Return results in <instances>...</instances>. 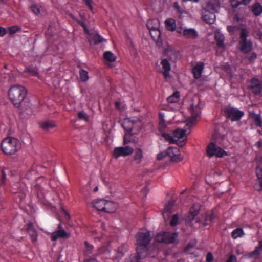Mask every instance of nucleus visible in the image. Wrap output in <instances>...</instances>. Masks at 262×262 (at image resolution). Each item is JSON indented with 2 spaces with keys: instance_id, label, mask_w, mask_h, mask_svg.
Returning a JSON list of instances; mask_svg holds the SVG:
<instances>
[{
  "instance_id": "7",
  "label": "nucleus",
  "mask_w": 262,
  "mask_h": 262,
  "mask_svg": "<svg viewBox=\"0 0 262 262\" xmlns=\"http://www.w3.org/2000/svg\"><path fill=\"white\" fill-rule=\"evenodd\" d=\"M178 237V234L177 232H163L157 235L156 240L160 243L172 244L174 243Z\"/></svg>"
},
{
  "instance_id": "23",
  "label": "nucleus",
  "mask_w": 262,
  "mask_h": 262,
  "mask_svg": "<svg viewBox=\"0 0 262 262\" xmlns=\"http://www.w3.org/2000/svg\"><path fill=\"white\" fill-rule=\"evenodd\" d=\"M166 54L169 60L172 62H176L179 59L180 56L179 52L173 49L167 50Z\"/></svg>"
},
{
  "instance_id": "51",
  "label": "nucleus",
  "mask_w": 262,
  "mask_h": 262,
  "mask_svg": "<svg viewBox=\"0 0 262 262\" xmlns=\"http://www.w3.org/2000/svg\"><path fill=\"white\" fill-rule=\"evenodd\" d=\"M179 217L178 214H174L172 216L171 220L170 222V224L171 226H175L178 223Z\"/></svg>"
},
{
  "instance_id": "43",
  "label": "nucleus",
  "mask_w": 262,
  "mask_h": 262,
  "mask_svg": "<svg viewBox=\"0 0 262 262\" xmlns=\"http://www.w3.org/2000/svg\"><path fill=\"white\" fill-rule=\"evenodd\" d=\"M77 118L80 120H83L85 122H88L89 120V117L86 113L83 111H79L77 113Z\"/></svg>"
},
{
  "instance_id": "13",
  "label": "nucleus",
  "mask_w": 262,
  "mask_h": 262,
  "mask_svg": "<svg viewBox=\"0 0 262 262\" xmlns=\"http://www.w3.org/2000/svg\"><path fill=\"white\" fill-rule=\"evenodd\" d=\"M166 154L173 161L178 162L182 160V158L180 154V151L177 147H169L166 150Z\"/></svg>"
},
{
  "instance_id": "19",
  "label": "nucleus",
  "mask_w": 262,
  "mask_h": 262,
  "mask_svg": "<svg viewBox=\"0 0 262 262\" xmlns=\"http://www.w3.org/2000/svg\"><path fill=\"white\" fill-rule=\"evenodd\" d=\"M26 226L27 231L30 236L32 241L36 242L37 239V234L33 224L30 222L27 224Z\"/></svg>"
},
{
  "instance_id": "4",
  "label": "nucleus",
  "mask_w": 262,
  "mask_h": 262,
  "mask_svg": "<svg viewBox=\"0 0 262 262\" xmlns=\"http://www.w3.org/2000/svg\"><path fill=\"white\" fill-rule=\"evenodd\" d=\"M1 146L5 154L13 155L20 149L21 143L17 139L9 137L2 141Z\"/></svg>"
},
{
  "instance_id": "57",
  "label": "nucleus",
  "mask_w": 262,
  "mask_h": 262,
  "mask_svg": "<svg viewBox=\"0 0 262 262\" xmlns=\"http://www.w3.org/2000/svg\"><path fill=\"white\" fill-rule=\"evenodd\" d=\"M213 259V256L211 253L208 252L206 255V261L212 262Z\"/></svg>"
},
{
  "instance_id": "58",
  "label": "nucleus",
  "mask_w": 262,
  "mask_h": 262,
  "mask_svg": "<svg viewBox=\"0 0 262 262\" xmlns=\"http://www.w3.org/2000/svg\"><path fill=\"white\" fill-rule=\"evenodd\" d=\"M227 262H237V258L234 255H231L227 260Z\"/></svg>"
},
{
  "instance_id": "35",
  "label": "nucleus",
  "mask_w": 262,
  "mask_h": 262,
  "mask_svg": "<svg viewBox=\"0 0 262 262\" xmlns=\"http://www.w3.org/2000/svg\"><path fill=\"white\" fill-rule=\"evenodd\" d=\"M143 152L140 148H138L135 150L134 155V161L137 164H139L143 158Z\"/></svg>"
},
{
  "instance_id": "39",
  "label": "nucleus",
  "mask_w": 262,
  "mask_h": 262,
  "mask_svg": "<svg viewBox=\"0 0 262 262\" xmlns=\"http://www.w3.org/2000/svg\"><path fill=\"white\" fill-rule=\"evenodd\" d=\"M79 76L81 81L82 82H86L89 79L88 72L82 68L79 70Z\"/></svg>"
},
{
  "instance_id": "20",
  "label": "nucleus",
  "mask_w": 262,
  "mask_h": 262,
  "mask_svg": "<svg viewBox=\"0 0 262 262\" xmlns=\"http://www.w3.org/2000/svg\"><path fill=\"white\" fill-rule=\"evenodd\" d=\"M70 235L63 229H59L52 233L51 238L52 241H55L59 238H69Z\"/></svg>"
},
{
  "instance_id": "9",
  "label": "nucleus",
  "mask_w": 262,
  "mask_h": 262,
  "mask_svg": "<svg viewBox=\"0 0 262 262\" xmlns=\"http://www.w3.org/2000/svg\"><path fill=\"white\" fill-rule=\"evenodd\" d=\"M133 152V148L129 146L115 147L113 151L115 158L118 159L120 157H126L131 155Z\"/></svg>"
},
{
  "instance_id": "47",
  "label": "nucleus",
  "mask_w": 262,
  "mask_h": 262,
  "mask_svg": "<svg viewBox=\"0 0 262 262\" xmlns=\"http://www.w3.org/2000/svg\"><path fill=\"white\" fill-rule=\"evenodd\" d=\"M174 204V201L172 200L168 201V202L165 206L164 211L170 213L172 209Z\"/></svg>"
},
{
  "instance_id": "44",
  "label": "nucleus",
  "mask_w": 262,
  "mask_h": 262,
  "mask_svg": "<svg viewBox=\"0 0 262 262\" xmlns=\"http://www.w3.org/2000/svg\"><path fill=\"white\" fill-rule=\"evenodd\" d=\"M161 64L164 71H170L171 66L167 59H162Z\"/></svg>"
},
{
  "instance_id": "2",
  "label": "nucleus",
  "mask_w": 262,
  "mask_h": 262,
  "mask_svg": "<svg viewBox=\"0 0 262 262\" xmlns=\"http://www.w3.org/2000/svg\"><path fill=\"white\" fill-rule=\"evenodd\" d=\"M122 126L125 131L123 143L126 145L131 141V136L138 134L142 127L141 121L137 118H127L124 119Z\"/></svg>"
},
{
  "instance_id": "56",
  "label": "nucleus",
  "mask_w": 262,
  "mask_h": 262,
  "mask_svg": "<svg viewBox=\"0 0 262 262\" xmlns=\"http://www.w3.org/2000/svg\"><path fill=\"white\" fill-rule=\"evenodd\" d=\"M77 23L82 27L84 31H86L87 27L84 22L82 20H76Z\"/></svg>"
},
{
  "instance_id": "49",
  "label": "nucleus",
  "mask_w": 262,
  "mask_h": 262,
  "mask_svg": "<svg viewBox=\"0 0 262 262\" xmlns=\"http://www.w3.org/2000/svg\"><path fill=\"white\" fill-rule=\"evenodd\" d=\"M160 120L159 123V129L161 132L164 130L166 128V124L164 122V120L163 119V117L162 116L161 114L160 113Z\"/></svg>"
},
{
  "instance_id": "12",
  "label": "nucleus",
  "mask_w": 262,
  "mask_h": 262,
  "mask_svg": "<svg viewBox=\"0 0 262 262\" xmlns=\"http://www.w3.org/2000/svg\"><path fill=\"white\" fill-rule=\"evenodd\" d=\"M249 89L255 95H260L262 92V82L256 77H252L250 80Z\"/></svg>"
},
{
  "instance_id": "32",
  "label": "nucleus",
  "mask_w": 262,
  "mask_h": 262,
  "mask_svg": "<svg viewBox=\"0 0 262 262\" xmlns=\"http://www.w3.org/2000/svg\"><path fill=\"white\" fill-rule=\"evenodd\" d=\"M180 96V92L176 91L171 96L167 97V101L168 103H177L179 101Z\"/></svg>"
},
{
  "instance_id": "46",
  "label": "nucleus",
  "mask_w": 262,
  "mask_h": 262,
  "mask_svg": "<svg viewBox=\"0 0 262 262\" xmlns=\"http://www.w3.org/2000/svg\"><path fill=\"white\" fill-rule=\"evenodd\" d=\"M41 7L37 5H32L30 7L32 12L36 15H38L40 13Z\"/></svg>"
},
{
  "instance_id": "50",
  "label": "nucleus",
  "mask_w": 262,
  "mask_h": 262,
  "mask_svg": "<svg viewBox=\"0 0 262 262\" xmlns=\"http://www.w3.org/2000/svg\"><path fill=\"white\" fill-rule=\"evenodd\" d=\"M19 29L20 28L18 26H13L9 27L8 31L10 35H12L18 31Z\"/></svg>"
},
{
  "instance_id": "14",
  "label": "nucleus",
  "mask_w": 262,
  "mask_h": 262,
  "mask_svg": "<svg viewBox=\"0 0 262 262\" xmlns=\"http://www.w3.org/2000/svg\"><path fill=\"white\" fill-rule=\"evenodd\" d=\"M84 245L85 246L84 250V254L85 255L90 256V255H92V256H96L101 254L100 250L96 252L93 245L90 244L88 241H85Z\"/></svg>"
},
{
  "instance_id": "18",
  "label": "nucleus",
  "mask_w": 262,
  "mask_h": 262,
  "mask_svg": "<svg viewBox=\"0 0 262 262\" xmlns=\"http://www.w3.org/2000/svg\"><path fill=\"white\" fill-rule=\"evenodd\" d=\"M39 126L44 131L51 132L56 127V124L53 121L48 120L40 122Z\"/></svg>"
},
{
  "instance_id": "60",
  "label": "nucleus",
  "mask_w": 262,
  "mask_h": 262,
  "mask_svg": "<svg viewBox=\"0 0 262 262\" xmlns=\"http://www.w3.org/2000/svg\"><path fill=\"white\" fill-rule=\"evenodd\" d=\"M6 33V29L4 27H0V37H3Z\"/></svg>"
},
{
  "instance_id": "42",
  "label": "nucleus",
  "mask_w": 262,
  "mask_h": 262,
  "mask_svg": "<svg viewBox=\"0 0 262 262\" xmlns=\"http://www.w3.org/2000/svg\"><path fill=\"white\" fill-rule=\"evenodd\" d=\"M92 40L95 45L106 41L105 39L98 34H95L92 36Z\"/></svg>"
},
{
  "instance_id": "11",
  "label": "nucleus",
  "mask_w": 262,
  "mask_h": 262,
  "mask_svg": "<svg viewBox=\"0 0 262 262\" xmlns=\"http://www.w3.org/2000/svg\"><path fill=\"white\" fill-rule=\"evenodd\" d=\"M190 111L191 113V117L188 120L187 126L188 127H192L197 121V119L200 115V110L197 105L193 103L190 105Z\"/></svg>"
},
{
  "instance_id": "52",
  "label": "nucleus",
  "mask_w": 262,
  "mask_h": 262,
  "mask_svg": "<svg viewBox=\"0 0 262 262\" xmlns=\"http://www.w3.org/2000/svg\"><path fill=\"white\" fill-rule=\"evenodd\" d=\"M6 174L4 170H2V178L0 180V188L3 187L6 183Z\"/></svg>"
},
{
  "instance_id": "6",
  "label": "nucleus",
  "mask_w": 262,
  "mask_h": 262,
  "mask_svg": "<svg viewBox=\"0 0 262 262\" xmlns=\"http://www.w3.org/2000/svg\"><path fill=\"white\" fill-rule=\"evenodd\" d=\"M224 113L225 117L233 122L239 121L244 115L243 111L230 106L226 107Z\"/></svg>"
},
{
  "instance_id": "30",
  "label": "nucleus",
  "mask_w": 262,
  "mask_h": 262,
  "mask_svg": "<svg viewBox=\"0 0 262 262\" xmlns=\"http://www.w3.org/2000/svg\"><path fill=\"white\" fill-rule=\"evenodd\" d=\"M172 135L174 139L177 138V140L182 139L185 136L186 130L178 128L173 132Z\"/></svg>"
},
{
  "instance_id": "17",
  "label": "nucleus",
  "mask_w": 262,
  "mask_h": 262,
  "mask_svg": "<svg viewBox=\"0 0 262 262\" xmlns=\"http://www.w3.org/2000/svg\"><path fill=\"white\" fill-rule=\"evenodd\" d=\"M204 65L205 64L204 62H198L195 66L193 67L192 68V73L195 79H198L201 77L202 74L204 69Z\"/></svg>"
},
{
  "instance_id": "62",
  "label": "nucleus",
  "mask_w": 262,
  "mask_h": 262,
  "mask_svg": "<svg viewBox=\"0 0 262 262\" xmlns=\"http://www.w3.org/2000/svg\"><path fill=\"white\" fill-rule=\"evenodd\" d=\"M32 172H35V171L34 170H31L28 172H27L26 175H25V177L28 179H29L31 178V176L32 175Z\"/></svg>"
},
{
  "instance_id": "48",
  "label": "nucleus",
  "mask_w": 262,
  "mask_h": 262,
  "mask_svg": "<svg viewBox=\"0 0 262 262\" xmlns=\"http://www.w3.org/2000/svg\"><path fill=\"white\" fill-rule=\"evenodd\" d=\"M25 72H28L32 76H35L38 74L37 70L36 68L28 67L26 68Z\"/></svg>"
},
{
  "instance_id": "15",
  "label": "nucleus",
  "mask_w": 262,
  "mask_h": 262,
  "mask_svg": "<svg viewBox=\"0 0 262 262\" xmlns=\"http://www.w3.org/2000/svg\"><path fill=\"white\" fill-rule=\"evenodd\" d=\"M220 2L219 0H211L207 2L205 10L207 11L217 12L220 8Z\"/></svg>"
},
{
  "instance_id": "38",
  "label": "nucleus",
  "mask_w": 262,
  "mask_h": 262,
  "mask_svg": "<svg viewBox=\"0 0 262 262\" xmlns=\"http://www.w3.org/2000/svg\"><path fill=\"white\" fill-rule=\"evenodd\" d=\"M244 234V232L242 228H237L234 229L231 233L232 237L236 239L238 237H242Z\"/></svg>"
},
{
  "instance_id": "25",
  "label": "nucleus",
  "mask_w": 262,
  "mask_h": 262,
  "mask_svg": "<svg viewBox=\"0 0 262 262\" xmlns=\"http://www.w3.org/2000/svg\"><path fill=\"white\" fill-rule=\"evenodd\" d=\"M147 27L149 30L159 29L160 22L157 18L149 19L146 23Z\"/></svg>"
},
{
  "instance_id": "55",
  "label": "nucleus",
  "mask_w": 262,
  "mask_h": 262,
  "mask_svg": "<svg viewBox=\"0 0 262 262\" xmlns=\"http://www.w3.org/2000/svg\"><path fill=\"white\" fill-rule=\"evenodd\" d=\"M85 2V5L88 6L91 11L94 13L93 6L92 5V0H83Z\"/></svg>"
},
{
  "instance_id": "63",
  "label": "nucleus",
  "mask_w": 262,
  "mask_h": 262,
  "mask_svg": "<svg viewBox=\"0 0 262 262\" xmlns=\"http://www.w3.org/2000/svg\"><path fill=\"white\" fill-rule=\"evenodd\" d=\"M169 71H164L163 74L164 75V76L165 78H167L169 76Z\"/></svg>"
},
{
  "instance_id": "5",
  "label": "nucleus",
  "mask_w": 262,
  "mask_h": 262,
  "mask_svg": "<svg viewBox=\"0 0 262 262\" xmlns=\"http://www.w3.org/2000/svg\"><path fill=\"white\" fill-rule=\"evenodd\" d=\"M249 32L246 29L243 28L241 31L239 43L240 51L244 53H247L252 50V43L247 39Z\"/></svg>"
},
{
  "instance_id": "33",
  "label": "nucleus",
  "mask_w": 262,
  "mask_h": 262,
  "mask_svg": "<svg viewBox=\"0 0 262 262\" xmlns=\"http://www.w3.org/2000/svg\"><path fill=\"white\" fill-rule=\"evenodd\" d=\"M146 257H141L138 253H133L130 254L128 258H126L124 262H140L141 259H143Z\"/></svg>"
},
{
  "instance_id": "3",
  "label": "nucleus",
  "mask_w": 262,
  "mask_h": 262,
  "mask_svg": "<svg viewBox=\"0 0 262 262\" xmlns=\"http://www.w3.org/2000/svg\"><path fill=\"white\" fill-rule=\"evenodd\" d=\"M27 94L26 89L21 85H13L11 86L8 92V96L13 105L19 108Z\"/></svg>"
},
{
  "instance_id": "26",
  "label": "nucleus",
  "mask_w": 262,
  "mask_h": 262,
  "mask_svg": "<svg viewBox=\"0 0 262 262\" xmlns=\"http://www.w3.org/2000/svg\"><path fill=\"white\" fill-rule=\"evenodd\" d=\"M251 1V0H230V3L233 8H236L242 5H248Z\"/></svg>"
},
{
  "instance_id": "21",
  "label": "nucleus",
  "mask_w": 262,
  "mask_h": 262,
  "mask_svg": "<svg viewBox=\"0 0 262 262\" xmlns=\"http://www.w3.org/2000/svg\"><path fill=\"white\" fill-rule=\"evenodd\" d=\"M203 21L206 23L212 24L214 23L216 19V16L214 12L205 10V13L202 16Z\"/></svg>"
},
{
  "instance_id": "28",
  "label": "nucleus",
  "mask_w": 262,
  "mask_h": 262,
  "mask_svg": "<svg viewBox=\"0 0 262 262\" xmlns=\"http://www.w3.org/2000/svg\"><path fill=\"white\" fill-rule=\"evenodd\" d=\"M251 11L255 16H259L262 13V5L259 3H255L251 8Z\"/></svg>"
},
{
  "instance_id": "41",
  "label": "nucleus",
  "mask_w": 262,
  "mask_h": 262,
  "mask_svg": "<svg viewBox=\"0 0 262 262\" xmlns=\"http://www.w3.org/2000/svg\"><path fill=\"white\" fill-rule=\"evenodd\" d=\"M149 31L151 36L152 38V39L155 40H159V39L160 38L161 36V32L159 29L156 30H151Z\"/></svg>"
},
{
  "instance_id": "1",
  "label": "nucleus",
  "mask_w": 262,
  "mask_h": 262,
  "mask_svg": "<svg viewBox=\"0 0 262 262\" xmlns=\"http://www.w3.org/2000/svg\"><path fill=\"white\" fill-rule=\"evenodd\" d=\"M136 253L141 257L154 258L158 253L156 249H149V244L151 241L149 231L145 233L138 232L136 235Z\"/></svg>"
},
{
  "instance_id": "45",
  "label": "nucleus",
  "mask_w": 262,
  "mask_h": 262,
  "mask_svg": "<svg viewBox=\"0 0 262 262\" xmlns=\"http://www.w3.org/2000/svg\"><path fill=\"white\" fill-rule=\"evenodd\" d=\"M256 173L257 179L259 180V185L261 188L259 189L260 191L262 190V167L260 168H257L256 169Z\"/></svg>"
},
{
  "instance_id": "34",
  "label": "nucleus",
  "mask_w": 262,
  "mask_h": 262,
  "mask_svg": "<svg viewBox=\"0 0 262 262\" xmlns=\"http://www.w3.org/2000/svg\"><path fill=\"white\" fill-rule=\"evenodd\" d=\"M173 8L176 10V14L180 18H181L183 14L186 13V11L179 5L177 2L173 3Z\"/></svg>"
},
{
  "instance_id": "31",
  "label": "nucleus",
  "mask_w": 262,
  "mask_h": 262,
  "mask_svg": "<svg viewBox=\"0 0 262 262\" xmlns=\"http://www.w3.org/2000/svg\"><path fill=\"white\" fill-rule=\"evenodd\" d=\"M215 40L216 42L217 47L220 48H224L225 37L223 35L219 33L215 34Z\"/></svg>"
},
{
  "instance_id": "29",
  "label": "nucleus",
  "mask_w": 262,
  "mask_h": 262,
  "mask_svg": "<svg viewBox=\"0 0 262 262\" xmlns=\"http://www.w3.org/2000/svg\"><path fill=\"white\" fill-rule=\"evenodd\" d=\"M128 250V246L126 244H122L117 249V257H122Z\"/></svg>"
},
{
  "instance_id": "22",
  "label": "nucleus",
  "mask_w": 262,
  "mask_h": 262,
  "mask_svg": "<svg viewBox=\"0 0 262 262\" xmlns=\"http://www.w3.org/2000/svg\"><path fill=\"white\" fill-rule=\"evenodd\" d=\"M262 252V240L258 242V245L255 248V249L248 254L249 257H253L257 258L259 257Z\"/></svg>"
},
{
  "instance_id": "16",
  "label": "nucleus",
  "mask_w": 262,
  "mask_h": 262,
  "mask_svg": "<svg viewBox=\"0 0 262 262\" xmlns=\"http://www.w3.org/2000/svg\"><path fill=\"white\" fill-rule=\"evenodd\" d=\"M182 35L187 39H195L198 36V33L194 28H184Z\"/></svg>"
},
{
  "instance_id": "24",
  "label": "nucleus",
  "mask_w": 262,
  "mask_h": 262,
  "mask_svg": "<svg viewBox=\"0 0 262 262\" xmlns=\"http://www.w3.org/2000/svg\"><path fill=\"white\" fill-rule=\"evenodd\" d=\"M201 206L199 203H194L190 209V219L193 220L194 217L199 214Z\"/></svg>"
},
{
  "instance_id": "40",
  "label": "nucleus",
  "mask_w": 262,
  "mask_h": 262,
  "mask_svg": "<svg viewBox=\"0 0 262 262\" xmlns=\"http://www.w3.org/2000/svg\"><path fill=\"white\" fill-rule=\"evenodd\" d=\"M216 217L215 214L213 212V211H211L210 212L207 213L206 215L205 220L206 223L205 224L209 225L211 224L214 220V219Z\"/></svg>"
},
{
  "instance_id": "59",
  "label": "nucleus",
  "mask_w": 262,
  "mask_h": 262,
  "mask_svg": "<svg viewBox=\"0 0 262 262\" xmlns=\"http://www.w3.org/2000/svg\"><path fill=\"white\" fill-rule=\"evenodd\" d=\"M257 58V55L255 53H252L249 57H248V60L250 61H254Z\"/></svg>"
},
{
  "instance_id": "8",
  "label": "nucleus",
  "mask_w": 262,
  "mask_h": 262,
  "mask_svg": "<svg viewBox=\"0 0 262 262\" xmlns=\"http://www.w3.org/2000/svg\"><path fill=\"white\" fill-rule=\"evenodd\" d=\"M207 154L210 157L215 156L217 157H223L227 155V153L222 148L216 146V144L211 142L207 146L206 148Z\"/></svg>"
},
{
  "instance_id": "64",
  "label": "nucleus",
  "mask_w": 262,
  "mask_h": 262,
  "mask_svg": "<svg viewBox=\"0 0 262 262\" xmlns=\"http://www.w3.org/2000/svg\"><path fill=\"white\" fill-rule=\"evenodd\" d=\"M255 145L258 147L260 148L262 146V141L261 140L257 141Z\"/></svg>"
},
{
  "instance_id": "37",
  "label": "nucleus",
  "mask_w": 262,
  "mask_h": 262,
  "mask_svg": "<svg viewBox=\"0 0 262 262\" xmlns=\"http://www.w3.org/2000/svg\"><path fill=\"white\" fill-rule=\"evenodd\" d=\"M254 124L257 127H262V119L260 114L254 113L252 117Z\"/></svg>"
},
{
  "instance_id": "53",
  "label": "nucleus",
  "mask_w": 262,
  "mask_h": 262,
  "mask_svg": "<svg viewBox=\"0 0 262 262\" xmlns=\"http://www.w3.org/2000/svg\"><path fill=\"white\" fill-rule=\"evenodd\" d=\"M163 136L167 140L169 141L170 143H175L177 140L173 138V136H171L168 134H164Z\"/></svg>"
},
{
  "instance_id": "36",
  "label": "nucleus",
  "mask_w": 262,
  "mask_h": 262,
  "mask_svg": "<svg viewBox=\"0 0 262 262\" xmlns=\"http://www.w3.org/2000/svg\"><path fill=\"white\" fill-rule=\"evenodd\" d=\"M103 58L109 62H114L116 60V56L111 51H106L103 54Z\"/></svg>"
},
{
  "instance_id": "54",
  "label": "nucleus",
  "mask_w": 262,
  "mask_h": 262,
  "mask_svg": "<svg viewBox=\"0 0 262 262\" xmlns=\"http://www.w3.org/2000/svg\"><path fill=\"white\" fill-rule=\"evenodd\" d=\"M186 139L187 138L185 137V138H183V140H176L177 141L175 143H176L180 147H183L186 143Z\"/></svg>"
},
{
  "instance_id": "27",
  "label": "nucleus",
  "mask_w": 262,
  "mask_h": 262,
  "mask_svg": "<svg viewBox=\"0 0 262 262\" xmlns=\"http://www.w3.org/2000/svg\"><path fill=\"white\" fill-rule=\"evenodd\" d=\"M165 27L167 30L173 31L176 30V24L175 20L172 18H167L165 21Z\"/></svg>"
},
{
  "instance_id": "10",
  "label": "nucleus",
  "mask_w": 262,
  "mask_h": 262,
  "mask_svg": "<svg viewBox=\"0 0 262 262\" xmlns=\"http://www.w3.org/2000/svg\"><path fill=\"white\" fill-rule=\"evenodd\" d=\"M93 207L98 211L110 213L112 212L108 209V206L112 204L110 202L107 201L104 199L96 200L93 202Z\"/></svg>"
},
{
  "instance_id": "61",
  "label": "nucleus",
  "mask_w": 262,
  "mask_h": 262,
  "mask_svg": "<svg viewBox=\"0 0 262 262\" xmlns=\"http://www.w3.org/2000/svg\"><path fill=\"white\" fill-rule=\"evenodd\" d=\"M83 262H98L95 257H89L86 258Z\"/></svg>"
}]
</instances>
